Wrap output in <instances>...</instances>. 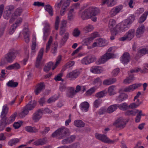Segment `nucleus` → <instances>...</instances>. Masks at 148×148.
Masks as SVG:
<instances>
[{
  "label": "nucleus",
  "mask_w": 148,
  "mask_h": 148,
  "mask_svg": "<svg viewBox=\"0 0 148 148\" xmlns=\"http://www.w3.org/2000/svg\"><path fill=\"white\" fill-rule=\"evenodd\" d=\"M99 13V10L98 8L91 7L85 9L82 12L81 17L82 19L84 20L95 16Z\"/></svg>",
  "instance_id": "1"
},
{
  "label": "nucleus",
  "mask_w": 148,
  "mask_h": 148,
  "mask_svg": "<svg viewBox=\"0 0 148 148\" xmlns=\"http://www.w3.org/2000/svg\"><path fill=\"white\" fill-rule=\"evenodd\" d=\"M70 133L68 129L62 127L59 128L53 132L52 134V136L53 137H56L59 139H61L69 135Z\"/></svg>",
  "instance_id": "2"
},
{
  "label": "nucleus",
  "mask_w": 148,
  "mask_h": 148,
  "mask_svg": "<svg viewBox=\"0 0 148 148\" xmlns=\"http://www.w3.org/2000/svg\"><path fill=\"white\" fill-rule=\"evenodd\" d=\"M135 17L133 15L130 16L129 18L125 20L122 23L120 29L122 31L127 30L130 27V25L134 20Z\"/></svg>",
  "instance_id": "3"
},
{
  "label": "nucleus",
  "mask_w": 148,
  "mask_h": 148,
  "mask_svg": "<svg viewBox=\"0 0 148 148\" xmlns=\"http://www.w3.org/2000/svg\"><path fill=\"white\" fill-rule=\"evenodd\" d=\"M18 54V52L14 49H10L5 55V59L8 63H11L14 60L16 56Z\"/></svg>",
  "instance_id": "4"
},
{
  "label": "nucleus",
  "mask_w": 148,
  "mask_h": 148,
  "mask_svg": "<svg viewBox=\"0 0 148 148\" xmlns=\"http://www.w3.org/2000/svg\"><path fill=\"white\" fill-rule=\"evenodd\" d=\"M95 136L96 138L105 143L109 144H112L116 141V140H111L106 136L98 133H96Z\"/></svg>",
  "instance_id": "5"
},
{
  "label": "nucleus",
  "mask_w": 148,
  "mask_h": 148,
  "mask_svg": "<svg viewBox=\"0 0 148 148\" xmlns=\"http://www.w3.org/2000/svg\"><path fill=\"white\" fill-rule=\"evenodd\" d=\"M114 55L112 53H106L101 56L98 60L99 64L104 63L109 59L113 58Z\"/></svg>",
  "instance_id": "6"
},
{
  "label": "nucleus",
  "mask_w": 148,
  "mask_h": 148,
  "mask_svg": "<svg viewBox=\"0 0 148 148\" xmlns=\"http://www.w3.org/2000/svg\"><path fill=\"white\" fill-rule=\"evenodd\" d=\"M22 12L23 10L21 8H18L16 9L12 15L10 22L12 23L15 19L18 18L21 15Z\"/></svg>",
  "instance_id": "7"
},
{
  "label": "nucleus",
  "mask_w": 148,
  "mask_h": 148,
  "mask_svg": "<svg viewBox=\"0 0 148 148\" xmlns=\"http://www.w3.org/2000/svg\"><path fill=\"white\" fill-rule=\"evenodd\" d=\"M134 34V29H131L125 34L124 36L121 38L120 40L122 41H124L126 40H130L133 38Z\"/></svg>",
  "instance_id": "8"
},
{
  "label": "nucleus",
  "mask_w": 148,
  "mask_h": 148,
  "mask_svg": "<svg viewBox=\"0 0 148 148\" xmlns=\"http://www.w3.org/2000/svg\"><path fill=\"white\" fill-rule=\"evenodd\" d=\"M126 123L125 120L121 117L116 119L113 123V125L116 127L121 128L125 127Z\"/></svg>",
  "instance_id": "9"
},
{
  "label": "nucleus",
  "mask_w": 148,
  "mask_h": 148,
  "mask_svg": "<svg viewBox=\"0 0 148 148\" xmlns=\"http://www.w3.org/2000/svg\"><path fill=\"white\" fill-rule=\"evenodd\" d=\"M80 73L79 71L74 70L68 73L66 77L67 78L70 79L71 80H74L78 77Z\"/></svg>",
  "instance_id": "10"
},
{
  "label": "nucleus",
  "mask_w": 148,
  "mask_h": 148,
  "mask_svg": "<svg viewBox=\"0 0 148 148\" xmlns=\"http://www.w3.org/2000/svg\"><path fill=\"white\" fill-rule=\"evenodd\" d=\"M37 104V102L35 100L31 101L23 108V111H28L32 110Z\"/></svg>",
  "instance_id": "11"
},
{
  "label": "nucleus",
  "mask_w": 148,
  "mask_h": 148,
  "mask_svg": "<svg viewBox=\"0 0 148 148\" xmlns=\"http://www.w3.org/2000/svg\"><path fill=\"white\" fill-rule=\"evenodd\" d=\"M44 48H42L39 52L38 56L37 58L36 64V66L37 68L39 67L41 61L42 59L44 52Z\"/></svg>",
  "instance_id": "12"
},
{
  "label": "nucleus",
  "mask_w": 148,
  "mask_h": 148,
  "mask_svg": "<svg viewBox=\"0 0 148 148\" xmlns=\"http://www.w3.org/2000/svg\"><path fill=\"white\" fill-rule=\"evenodd\" d=\"M141 85L142 84L140 83L134 84L130 85L128 87L125 88L123 89V91L125 92L132 91L140 87Z\"/></svg>",
  "instance_id": "13"
},
{
  "label": "nucleus",
  "mask_w": 148,
  "mask_h": 148,
  "mask_svg": "<svg viewBox=\"0 0 148 148\" xmlns=\"http://www.w3.org/2000/svg\"><path fill=\"white\" fill-rule=\"evenodd\" d=\"M123 8L122 5H119L112 8L110 12V14L111 17H113L118 14Z\"/></svg>",
  "instance_id": "14"
},
{
  "label": "nucleus",
  "mask_w": 148,
  "mask_h": 148,
  "mask_svg": "<svg viewBox=\"0 0 148 148\" xmlns=\"http://www.w3.org/2000/svg\"><path fill=\"white\" fill-rule=\"evenodd\" d=\"M43 114V112H35L33 115V120L34 122H38L42 118Z\"/></svg>",
  "instance_id": "15"
},
{
  "label": "nucleus",
  "mask_w": 148,
  "mask_h": 148,
  "mask_svg": "<svg viewBox=\"0 0 148 148\" xmlns=\"http://www.w3.org/2000/svg\"><path fill=\"white\" fill-rule=\"evenodd\" d=\"M130 59V54L127 52H125L123 54L121 58V61L122 63L123 64H127Z\"/></svg>",
  "instance_id": "16"
},
{
  "label": "nucleus",
  "mask_w": 148,
  "mask_h": 148,
  "mask_svg": "<svg viewBox=\"0 0 148 148\" xmlns=\"http://www.w3.org/2000/svg\"><path fill=\"white\" fill-rule=\"evenodd\" d=\"M45 86L43 82H41L38 84L36 86V89L34 90V92L36 95L40 93L42 90L45 88Z\"/></svg>",
  "instance_id": "17"
},
{
  "label": "nucleus",
  "mask_w": 148,
  "mask_h": 148,
  "mask_svg": "<svg viewBox=\"0 0 148 148\" xmlns=\"http://www.w3.org/2000/svg\"><path fill=\"white\" fill-rule=\"evenodd\" d=\"M145 31V26L143 24L139 26L137 28L136 32V36L137 38H140L143 33Z\"/></svg>",
  "instance_id": "18"
},
{
  "label": "nucleus",
  "mask_w": 148,
  "mask_h": 148,
  "mask_svg": "<svg viewBox=\"0 0 148 148\" xmlns=\"http://www.w3.org/2000/svg\"><path fill=\"white\" fill-rule=\"evenodd\" d=\"M109 26L110 31H117L116 22L114 20L112 19H110L109 21Z\"/></svg>",
  "instance_id": "19"
},
{
  "label": "nucleus",
  "mask_w": 148,
  "mask_h": 148,
  "mask_svg": "<svg viewBox=\"0 0 148 148\" xmlns=\"http://www.w3.org/2000/svg\"><path fill=\"white\" fill-rule=\"evenodd\" d=\"M75 137H76L75 135H72L70 137L67 138L62 140V143L63 144H67L71 143L75 140Z\"/></svg>",
  "instance_id": "20"
},
{
  "label": "nucleus",
  "mask_w": 148,
  "mask_h": 148,
  "mask_svg": "<svg viewBox=\"0 0 148 148\" xmlns=\"http://www.w3.org/2000/svg\"><path fill=\"white\" fill-rule=\"evenodd\" d=\"M90 105L87 101H84L80 105V108L82 110L86 111L89 110Z\"/></svg>",
  "instance_id": "21"
},
{
  "label": "nucleus",
  "mask_w": 148,
  "mask_h": 148,
  "mask_svg": "<svg viewBox=\"0 0 148 148\" xmlns=\"http://www.w3.org/2000/svg\"><path fill=\"white\" fill-rule=\"evenodd\" d=\"M90 71L92 73L95 74L100 73L102 72L100 67L98 66H92L91 68Z\"/></svg>",
  "instance_id": "22"
},
{
  "label": "nucleus",
  "mask_w": 148,
  "mask_h": 148,
  "mask_svg": "<svg viewBox=\"0 0 148 148\" xmlns=\"http://www.w3.org/2000/svg\"><path fill=\"white\" fill-rule=\"evenodd\" d=\"M23 34L24 35L25 41L27 43H28L29 41L28 29L27 28H25L24 29Z\"/></svg>",
  "instance_id": "23"
},
{
  "label": "nucleus",
  "mask_w": 148,
  "mask_h": 148,
  "mask_svg": "<svg viewBox=\"0 0 148 148\" xmlns=\"http://www.w3.org/2000/svg\"><path fill=\"white\" fill-rule=\"evenodd\" d=\"M116 79L114 78H110L104 80L103 84L105 85H108L112 84L116 82Z\"/></svg>",
  "instance_id": "24"
},
{
  "label": "nucleus",
  "mask_w": 148,
  "mask_h": 148,
  "mask_svg": "<svg viewBox=\"0 0 148 148\" xmlns=\"http://www.w3.org/2000/svg\"><path fill=\"white\" fill-rule=\"evenodd\" d=\"M47 142V140L45 138L40 139L34 142V144L36 145H42Z\"/></svg>",
  "instance_id": "25"
},
{
  "label": "nucleus",
  "mask_w": 148,
  "mask_h": 148,
  "mask_svg": "<svg viewBox=\"0 0 148 148\" xmlns=\"http://www.w3.org/2000/svg\"><path fill=\"white\" fill-rule=\"evenodd\" d=\"M25 130L29 132L35 133L38 132V130L36 128L31 126H27L25 127Z\"/></svg>",
  "instance_id": "26"
},
{
  "label": "nucleus",
  "mask_w": 148,
  "mask_h": 148,
  "mask_svg": "<svg viewBox=\"0 0 148 148\" xmlns=\"http://www.w3.org/2000/svg\"><path fill=\"white\" fill-rule=\"evenodd\" d=\"M76 94L75 91V88L73 87L71 88L69 91L67 93L66 95L69 97L72 98Z\"/></svg>",
  "instance_id": "27"
},
{
  "label": "nucleus",
  "mask_w": 148,
  "mask_h": 148,
  "mask_svg": "<svg viewBox=\"0 0 148 148\" xmlns=\"http://www.w3.org/2000/svg\"><path fill=\"white\" fill-rule=\"evenodd\" d=\"M74 125L77 127H82L84 126L85 124L81 120H77L74 121Z\"/></svg>",
  "instance_id": "28"
},
{
  "label": "nucleus",
  "mask_w": 148,
  "mask_h": 148,
  "mask_svg": "<svg viewBox=\"0 0 148 148\" xmlns=\"http://www.w3.org/2000/svg\"><path fill=\"white\" fill-rule=\"evenodd\" d=\"M45 10L49 13L50 16H52L53 15V10L52 7L49 4L45 6Z\"/></svg>",
  "instance_id": "29"
},
{
  "label": "nucleus",
  "mask_w": 148,
  "mask_h": 148,
  "mask_svg": "<svg viewBox=\"0 0 148 148\" xmlns=\"http://www.w3.org/2000/svg\"><path fill=\"white\" fill-rule=\"evenodd\" d=\"M114 0H102L101 5H103L106 3L108 7L113 6L114 5Z\"/></svg>",
  "instance_id": "30"
},
{
  "label": "nucleus",
  "mask_w": 148,
  "mask_h": 148,
  "mask_svg": "<svg viewBox=\"0 0 148 148\" xmlns=\"http://www.w3.org/2000/svg\"><path fill=\"white\" fill-rule=\"evenodd\" d=\"M128 74L129 77L126 78L124 81V83L125 84H129L134 80L133 75L130 74V73H128Z\"/></svg>",
  "instance_id": "31"
},
{
  "label": "nucleus",
  "mask_w": 148,
  "mask_h": 148,
  "mask_svg": "<svg viewBox=\"0 0 148 148\" xmlns=\"http://www.w3.org/2000/svg\"><path fill=\"white\" fill-rule=\"evenodd\" d=\"M118 108L121 110H128V104L125 102L121 104H118Z\"/></svg>",
  "instance_id": "32"
},
{
  "label": "nucleus",
  "mask_w": 148,
  "mask_h": 148,
  "mask_svg": "<svg viewBox=\"0 0 148 148\" xmlns=\"http://www.w3.org/2000/svg\"><path fill=\"white\" fill-rule=\"evenodd\" d=\"M127 97V95L125 93L121 94L118 96L116 100L121 102L126 99Z\"/></svg>",
  "instance_id": "33"
},
{
  "label": "nucleus",
  "mask_w": 148,
  "mask_h": 148,
  "mask_svg": "<svg viewBox=\"0 0 148 148\" xmlns=\"http://www.w3.org/2000/svg\"><path fill=\"white\" fill-rule=\"evenodd\" d=\"M94 29L93 26L90 25H88L86 26L83 29V31L85 33H87L91 32Z\"/></svg>",
  "instance_id": "34"
},
{
  "label": "nucleus",
  "mask_w": 148,
  "mask_h": 148,
  "mask_svg": "<svg viewBox=\"0 0 148 148\" xmlns=\"http://www.w3.org/2000/svg\"><path fill=\"white\" fill-rule=\"evenodd\" d=\"M75 62L72 61L67 63L64 66L62 70L65 71L67 69L72 66L74 64Z\"/></svg>",
  "instance_id": "35"
},
{
  "label": "nucleus",
  "mask_w": 148,
  "mask_h": 148,
  "mask_svg": "<svg viewBox=\"0 0 148 148\" xmlns=\"http://www.w3.org/2000/svg\"><path fill=\"white\" fill-rule=\"evenodd\" d=\"M148 14V12H145L140 17L139 20V22L141 23L144 22L146 20Z\"/></svg>",
  "instance_id": "36"
},
{
  "label": "nucleus",
  "mask_w": 148,
  "mask_h": 148,
  "mask_svg": "<svg viewBox=\"0 0 148 148\" xmlns=\"http://www.w3.org/2000/svg\"><path fill=\"white\" fill-rule=\"evenodd\" d=\"M53 41V38L52 36H50L49 37V39L47 43L46 44V48L45 50V52L47 53L51 45V44Z\"/></svg>",
  "instance_id": "37"
},
{
  "label": "nucleus",
  "mask_w": 148,
  "mask_h": 148,
  "mask_svg": "<svg viewBox=\"0 0 148 148\" xmlns=\"http://www.w3.org/2000/svg\"><path fill=\"white\" fill-rule=\"evenodd\" d=\"M115 88V86L113 85L110 86L108 88V92L110 95H114L116 93L114 91Z\"/></svg>",
  "instance_id": "38"
},
{
  "label": "nucleus",
  "mask_w": 148,
  "mask_h": 148,
  "mask_svg": "<svg viewBox=\"0 0 148 148\" xmlns=\"http://www.w3.org/2000/svg\"><path fill=\"white\" fill-rule=\"evenodd\" d=\"M19 139L17 138H15L10 140L8 142V144L10 146H12L16 144L19 142Z\"/></svg>",
  "instance_id": "39"
},
{
  "label": "nucleus",
  "mask_w": 148,
  "mask_h": 148,
  "mask_svg": "<svg viewBox=\"0 0 148 148\" xmlns=\"http://www.w3.org/2000/svg\"><path fill=\"white\" fill-rule=\"evenodd\" d=\"M16 115L17 113L16 112H15L12 115L9 119L8 121L7 122H6V124H9L13 122L15 120Z\"/></svg>",
  "instance_id": "40"
},
{
  "label": "nucleus",
  "mask_w": 148,
  "mask_h": 148,
  "mask_svg": "<svg viewBox=\"0 0 148 148\" xmlns=\"http://www.w3.org/2000/svg\"><path fill=\"white\" fill-rule=\"evenodd\" d=\"M73 9H71L68 14V19L70 21H72L74 18V15L73 13Z\"/></svg>",
  "instance_id": "41"
},
{
  "label": "nucleus",
  "mask_w": 148,
  "mask_h": 148,
  "mask_svg": "<svg viewBox=\"0 0 148 148\" xmlns=\"http://www.w3.org/2000/svg\"><path fill=\"white\" fill-rule=\"evenodd\" d=\"M118 108V104H115L110 106L107 109V111H115Z\"/></svg>",
  "instance_id": "42"
},
{
  "label": "nucleus",
  "mask_w": 148,
  "mask_h": 148,
  "mask_svg": "<svg viewBox=\"0 0 148 148\" xmlns=\"http://www.w3.org/2000/svg\"><path fill=\"white\" fill-rule=\"evenodd\" d=\"M23 122L19 121L17 122H15L13 124V126L15 129H17L19 128L22 125Z\"/></svg>",
  "instance_id": "43"
},
{
  "label": "nucleus",
  "mask_w": 148,
  "mask_h": 148,
  "mask_svg": "<svg viewBox=\"0 0 148 148\" xmlns=\"http://www.w3.org/2000/svg\"><path fill=\"white\" fill-rule=\"evenodd\" d=\"M7 86L11 87H16L18 85V83L17 82H14L12 80L8 82L7 84Z\"/></svg>",
  "instance_id": "44"
},
{
  "label": "nucleus",
  "mask_w": 148,
  "mask_h": 148,
  "mask_svg": "<svg viewBox=\"0 0 148 148\" xmlns=\"http://www.w3.org/2000/svg\"><path fill=\"white\" fill-rule=\"evenodd\" d=\"M96 88L95 87H93L86 91V96L90 95L95 91Z\"/></svg>",
  "instance_id": "45"
},
{
  "label": "nucleus",
  "mask_w": 148,
  "mask_h": 148,
  "mask_svg": "<svg viewBox=\"0 0 148 148\" xmlns=\"http://www.w3.org/2000/svg\"><path fill=\"white\" fill-rule=\"evenodd\" d=\"M138 53L141 55H143L148 53V49L146 48H142L139 50L138 51Z\"/></svg>",
  "instance_id": "46"
},
{
  "label": "nucleus",
  "mask_w": 148,
  "mask_h": 148,
  "mask_svg": "<svg viewBox=\"0 0 148 148\" xmlns=\"http://www.w3.org/2000/svg\"><path fill=\"white\" fill-rule=\"evenodd\" d=\"M102 100L99 99H98L95 100L93 103L94 106L97 108L99 106L101 103Z\"/></svg>",
  "instance_id": "47"
},
{
  "label": "nucleus",
  "mask_w": 148,
  "mask_h": 148,
  "mask_svg": "<svg viewBox=\"0 0 148 148\" xmlns=\"http://www.w3.org/2000/svg\"><path fill=\"white\" fill-rule=\"evenodd\" d=\"M105 91H100L95 94V96L98 98H101L105 96Z\"/></svg>",
  "instance_id": "48"
},
{
  "label": "nucleus",
  "mask_w": 148,
  "mask_h": 148,
  "mask_svg": "<svg viewBox=\"0 0 148 148\" xmlns=\"http://www.w3.org/2000/svg\"><path fill=\"white\" fill-rule=\"evenodd\" d=\"M98 33L97 32L92 33L91 35V37L87 38L88 40V41H92L94 39L97 37Z\"/></svg>",
  "instance_id": "49"
},
{
  "label": "nucleus",
  "mask_w": 148,
  "mask_h": 148,
  "mask_svg": "<svg viewBox=\"0 0 148 148\" xmlns=\"http://www.w3.org/2000/svg\"><path fill=\"white\" fill-rule=\"evenodd\" d=\"M139 104H136L134 103H131L129 105H128V109L136 108L139 106Z\"/></svg>",
  "instance_id": "50"
},
{
  "label": "nucleus",
  "mask_w": 148,
  "mask_h": 148,
  "mask_svg": "<svg viewBox=\"0 0 148 148\" xmlns=\"http://www.w3.org/2000/svg\"><path fill=\"white\" fill-rule=\"evenodd\" d=\"M50 34V31L47 30H43V39L44 41H46Z\"/></svg>",
  "instance_id": "51"
},
{
  "label": "nucleus",
  "mask_w": 148,
  "mask_h": 148,
  "mask_svg": "<svg viewBox=\"0 0 148 148\" xmlns=\"http://www.w3.org/2000/svg\"><path fill=\"white\" fill-rule=\"evenodd\" d=\"M98 44L99 46L102 47L105 46L106 45L105 41L102 39H98Z\"/></svg>",
  "instance_id": "52"
},
{
  "label": "nucleus",
  "mask_w": 148,
  "mask_h": 148,
  "mask_svg": "<svg viewBox=\"0 0 148 148\" xmlns=\"http://www.w3.org/2000/svg\"><path fill=\"white\" fill-rule=\"evenodd\" d=\"M80 33V31L78 30L77 28H75L73 32V36L75 37L78 36Z\"/></svg>",
  "instance_id": "53"
},
{
  "label": "nucleus",
  "mask_w": 148,
  "mask_h": 148,
  "mask_svg": "<svg viewBox=\"0 0 148 148\" xmlns=\"http://www.w3.org/2000/svg\"><path fill=\"white\" fill-rule=\"evenodd\" d=\"M17 27V25H15V24H13L10 27L9 30V33L10 34H12L14 32L15 29H16Z\"/></svg>",
  "instance_id": "54"
},
{
  "label": "nucleus",
  "mask_w": 148,
  "mask_h": 148,
  "mask_svg": "<svg viewBox=\"0 0 148 148\" xmlns=\"http://www.w3.org/2000/svg\"><path fill=\"white\" fill-rule=\"evenodd\" d=\"M143 115L141 112H139L137 114L136 117L135 119V122L136 123L139 122L140 120L141 117Z\"/></svg>",
  "instance_id": "55"
},
{
  "label": "nucleus",
  "mask_w": 148,
  "mask_h": 148,
  "mask_svg": "<svg viewBox=\"0 0 148 148\" xmlns=\"http://www.w3.org/2000/svg\"><path fill=\"white\" fill-rule=\"evenodd\" d=\"M6 124H7L5 121H2V120L0 121V131H2L5 127Z\"/></svg>",
  "instance_id": "56"
},
{
  "label": "nucleus",
  "mask_w": 148,
  "mask_h": 148,
  "mask_svg": "<svg viewBox=\"0 0 148 148\" xmlns=\"http://www.w3.org/2000/svg\"><path fill=\"white\" fill-rule=\"evenodd\" d=\"M60 20L58 16H57L56 18L55 22V29L57 30L58 28V25L60 23Z\"/></svg>",
  "instance_id": "57"
},
{
  "label": "nucleus",
  "mask_w": 148,
  "mask_h": 148,
  "mask_svg": "<svg viewBox=\"0 0 148 148\" xmlns=\"http://www.w3.org/2000/svg\"><path fill=\"white\" fill-rule=\"evenodd\" d=\"M7 112H2L1 113V120H2V121H5L6 122V115L7 114Z\"/></svg>",
  "instance_id": "58"
},
{
  "label": "nucleus",
  "mask_w": 148,
  "mask_h": 148,
  "mask_svg": "<svg viewBox=\"0 0 148 148\" xmlns=\"http://www.w3.org/2000/svg\"><path fill=\"white\" fill-rule=\"evenodd\" d=\"M63 73H60L58 74L57 75L55 76L54 79L56 81H63V80L62 79L61 77L62 76Z\"/></svg>",
  "instance_id": "59"
},
{
  "label": "nucleus",
  "mask_w": 148,
  "mask_h": 148,
  "mask_svg": "<svg viewBox=\"0 0 148 148\" xmlns=\"http://www.w3.org/2000/svg\"><path fill=\"white\" fill-rule=\"evenodd\" d=\"M12 13L7 10L4 12V16L5 19H8L10 17Z\"/></svg>",
  "instance_id": "60"
},
{
  "label": "nucleus",
  "mask_w": 148,
  "mask_h": 148,
  "mask_svg": "<svg viewBox=\"0 0 148 148\" xmlns=\"http://www.w3.org/2000/svg\"><path fill=\"white\" fill-rule=\"evenodd\" d=\"M57 99V97L53 96L49 99L47 101V102L49 103H52L55 102Z\"/></svg>",
  "instance_id": "61"
},
{
  "label": "nucleus",
  "mask_w": 148,
  "mask_h": 148,
  "mask_svg": "<svg viewBox=\"0 0 148 148\" xmlns=\"http://www.w3.org/2000/svg\"><path fill=\"white\" fill-rule=\"evenodd\" d=\"M15 8L14 6L13 5H9L7 6L6 8V10L12 12Z\"/></svg>",
  "instance_id": "62"
},
{
  "label": "nucleus",
  "mask_w": 148,
  "mask_h": 148,
  "mask_svg": "<svg viewBox=\"0 0 148 148\" xmlns=\"http://www.w3.org/2000/svg\"><path fill=\"white\" fill-rule=\"evenodd\" d=\"M57 47L58 43L57 42H55L54 43V44L53 45V47L52 49L51 50L52 52L54 54L56 53L57 50Z\"/></svg>",
  "instance_id": "63"
},
{
  "label": "nucleus",
  "mask_w": 148,
  "mask_h": 148,
  "mask_svg": "<svg viewBox=\"0 0 148 148\" xmlns=\"http://www.w3.org/2000/svg\"><path fill=\"white\" fill-rule=\"evenodd\" d=\"M28 113V112H20L19 113V116L21 118H23Z\"/></svg>",
  "instance_id": "64"
}]
</instances>
